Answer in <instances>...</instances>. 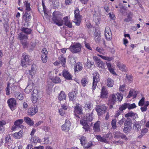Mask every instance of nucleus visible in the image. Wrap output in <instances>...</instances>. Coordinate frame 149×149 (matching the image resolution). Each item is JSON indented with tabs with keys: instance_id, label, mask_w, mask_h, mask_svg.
I'll return each instance as SVG.
<instances>
[{
	"instance_id": "1",
	"label": "nucleus",
	"mask_w": 149,
	"mask_h": 149,
	"mask_svg": "<svg viewBox=\"0 0 149 149\" xmlns=\"http://www.w3.org/2000/svg\"><path fill=\"white\" fill-rule=\"evenodd\" d=\"M21 30L22 33L27 34V35H25L22 33H20L19 35V38L22 45L24 48H26L28 46V45L26 40L28 39V36L27 35L30 34L32 31L30 29L25 27L22 28Z\"/></svg>"
},
{
	"instance_id": "2",
	"label": "nucleus",
	"mask_w": 149,
	"mask_h": 149,
	"mask_svg": "<svg viewBox=\"0 0 149 149\" xmlns=\"http://www.w3.org/2000/svg\"><path fill=\"white\" fill-rule=\"evenodd\" d=\"M53 17L52 20L54 23L56 25L61 26L63 24V22L61 17L60 13L58 11H55L53 13Z\"/></svg>"
},
{
	"instance_id": "3",
	"label": "nucleus",
	"mask_w": 149,
	"mask_h": 149,
	"mask_svg": "<svg viewBox=\"0 0 149 149\" xmlns=\"http://www.w3.org/2000/svg\"><path fill=\"white\" fill-rule=\"evenodd\" d=\"M29 58V56L26 53L22 54L21 65L23 67H26L30 65V61Z\"/></svg>"
},
{
	"instance_id": "4",
	"label": "nucleus",
	"mask_w": 149,
	"mask_h": 149,
	"mask_svg": "<svg viewBox=\"0 0 149 149\" xmlns=\"http://www.w3.org/2000/svg\"><path fill=\"white\" fill-rule=\"evenodd\" d=\"M96 139L99 141L102 142L107 143L109 139H110L112 137V134L110 133L104 135L103 137H101L100 135L96 136Z\"/></svg>"
},
{
	"instance_id": "5",
	"label": "nucleus",
	"mask_w": 149,
	"mask_h": 149,
	"mask_svg": "<svg viewBox=\"0 0 149 149\" xmlns=\"http://www.w3.org/2000/svg\"><path fill=\"white\" fill-rule=\"evenodd\" d=\"M95 110L98 116H100L104 114L107 110L106 107L103 104H100L97 106L95 108Z\"/></svg>"
},
{
	"instance_id": "6",
	"label": "nucleus",
	"mask_w": 149,
	"mask_h": 149,
	"mask_svg": "<svg viewBox=\"0 0 149 149\" xmlns=\"http://www.w3.org/2000/svg\"><path fill=\"white\" fill-rule=\"evenodd\" d=\"M7 102L10 108L12 111L14 110L16 108L17 102L15 99L10 98L8 100Z\"/></svg>"
},
{
	"instance_id": "7",
	"label": "nucleus",
	"mask_w": 149,
	"mask_h": 149,
	"mask_svg": "<svg viewBox=\"0 0 149 149\" xmlns=\"http://www.w3.org/2000/svg\"><path fill=\"white\" fill-rule=\"evenodd\" d=\"M93 82L92 89L94 90L97 85V82L100 80L99 74L97 72H95L93 73Z\"/></svg>"
},
{
	"instance_id": "8",
	"label": "nucleus",
	"mask_w": 149,
	"mask_h": 149,
	"mask_svg": "<svg viewBox=\"0 0 149 149\" xmlns=\"http://www.w3.org/2000/svg\"><path fill=\"white\" fill-rule=\"evenodd\" d=\"M93 58L95 62L96 65L102 69L105 68V64L99 58L96 56H93Z\"/></svg>"
},
{
	"instance_id": "9",
	"label": "nucleus",
	"mask_w": 149,
	"mask_h": 149,
	"mask_svg": "<svg viewBox=\"0 0 149 149\" xmlns=\"http://www.w3.org/2000/svg\"><path fill=\"white\" fill-rule=\"evenodd\" d=\"M116 100L117 98L115 94H113L109 96L108 104L109 105L110 109H112L113 108V106L115 104Z\"/></svg>"
},
{
	"instance_id": "10",
	"label": "nucleus",
	"mask_w": 149,
	"mask_h": 149,
	"mask_svg": "<svg viewBox=\"0 0 149 149\" xmlns=\"http://www.w3.org/2000/svg\"><path fill=\"white\" fill-rule=\"evenodd\" d=\"M79 10L77 8L75 9V24L79 26L81 22L82 16L79 14Z\"/></svg>"
},
{
	"instance_id": "11",
	"label": "nucleus",
	"mask_w": 149,
	"mask_h": 149,
	"mask_svg": "<svg viewBox=\"0 0 149 149\" xmlns=\"http://www.w3.org/2000/svg\"><path fill=\"white\" fill-rule=\"evenodd\" d=\"M104 35L107 40L109 41L111 40L112 38V34L109 27H107L105 28Z\"/></svg>"
},
{
	"instance_id": "12",
	"label": "nucleus",
	"mask_w": 149,
	"mask_h": 149,
	"mask_svg": "<svg viewBox=\"0 0 149 149\" xmlns=\"http://www.w3.org/2000/svg\"><path fill=\"white\" fill-rule=\"evenodd\" d=\"M71 123L70 121L67 119H66L64 124L61 126L62 130L65 132H67L70 129V127Z\"/></svg>"
},
{
	"instance_id": "13",
	"label": "nucleus",
	"mask_w": 149,
	"mask_h": 149,
	"mask_svg": "<svg viewBox=\"0 0 149 149\" xmlns=\"http://www.w3.org/2000/svg\"><path fill=\"white\" fill-rule=\"evenodd\" d=\"M38 111L37 106H33L29 108L28 110V115L32 116L36 114Z\"/></svg>"
},
{
	"instance_id": "14",
	"label": "nucleus",
	"mask_w": 149,
	"mask_h": 149,
	"mask_svg": "<svg viewBox=\"0 0 149 149\" xmlns=\"http://www.w3.org/2000/svg\"><path fill=\"white\" fill-rule=\"evenodd\" d=\"M131 120H127L125 123V127L123 131L125 133L129 132L131 128Z\"/></svg>"
},
{
	"instance_id": "15",
	"label": "nucleus",
	"mask_w": 149,
	"mask_h": 149,
	"mask_svg": "<svg viewBox=\"0 0 149 149\" xmlns=\"http://www.w3.org/2000/svg\"><path fill=\"white\" fill-rule=\"evenodd\" d=\"M48 52L47 49L45 48L42 51L41 59L43 63H46L47 59Z\"/></svg>"
},
{
	"instance_id": "16",
	"label": "nucleus",
	"mask_w": 149,
	"mask_h": 149,
	"mask_svg": "<svg viewBox=\"0 0 149 149\" xmlns=\"http://www.w3.org/2000/svg\"><path fill=\"white\" fill-rule=\"evenodd\" d=\"M33 93L31 96V100L32 102L34 103L36 102L39 97L38 92L37 90H34L33 91Z\"/></svg>"
},
{
	"instance_id": "17",
	"label": "nucleus",
	"mask_w": 149,
	"mask_h": 149,
	"mask_svg": "<svg viewBox=\"0 0 149 149\" xmlns=\"http://www.w3.org/2000/svg\"><path fill=\"white\" fill-rule=\"evenodd\" d=\"M108 91L104 86L102 88L100 97L102 98H106L108 97Z\"/></svg>"
},
{
	"instance_id": "18",
	"label": "nucleus",
	"mask_w": 149,
	"mask_h": 149,
	"mask_svg": "<svg viewBox=\"0 0 149 149\" xmlns=\"http://www.w3.org/2000/svg\"><path fill=\"white\" fill-rule=\"evenodd\" d=\"M23 131L22 130H20L18 132L13 134L12 136L15 139H20L23 137Z\"/></svg>"
},
{
	"instance_id": "19",
	"label": "nucleus",
	"mask_w": 149,
	"mask_h": 149,
	"mask_svg": "<svg viewBox=\"0 0 149 149\" xmlns=\"http://www.w3.org/2000/svg\"><path fill=\"white\" fill-rule=\"evenodd\" d=\"M37 68L36 65H32L31 69L30 70H28V72L31 77H33L36 73Z\"/></svg>"
},
{
	"instance_id": "20",
	"label": "nucleus",
	"mask_w": 149,
	"mask_h": 149,
	"mask_svg": "<svg viewBox=\"0 0 149 149\" xmlns=\"http://www.w3.org/2000/svg\"><path fill=\"white\" fill-rule=\"evenodd\" d=\"M63 76L66 79L68 80H71L72 77L69 72L66 70H64L63 71Z\"/></svg>"
},
{
	"instance_id": "21",
	"label": "nucleus",
	"mask_w": 149,
	"mask_h": 149,
	"mask_svg": "<svg viewBox=\"0 0 149 149\" xmlns=\"http://www.w3.org/2000/svg\"><path fill=\"white\" fill-rule=\"evenodd\" d=\"M81 124L83 126V128L86 131H90V129L89 126L87 124V122L84 121L83 120H81L80 121Z\"/></svg>"
},
{
	"instance_id": "22",
	"label": "nucleus",
	"mask_w": 149,
	"mask_h": 149,
	"mask_svg": "<svg viewBox=\"0 0 149 149\" xmlns=\"http://www.w3.org/2000/svg\"><path fill=\"white\" fill-rule=\"evenodd\" d=\"M50 2H52L50 4L53 5V7L54 9H57L59 7V1L58 0H49Z\"/></svg>"
},
{
	"instance_id": "23",
	"label": "nucleus",
	"mask_w": 149,
	"mask_h": 149,
	"mask_svg": "<svg viewBox=\"0 0 149 149\" xmlns=\"http://www.w3.org/2000/svg\"><path fill=\"white\" fill-rule=\"evenodd\" d=\"M25 122L30 126L33 125L34 123V121L28 117H25L24 118Z\"/></svg>"
},
{
	"instance_id": "24",
	"label": "nucleus",
	"mask_w": 149,
	"mask_h": 149,
	"mask_svg": "<svg viewBox=\"0 0 149 149\" xmlns=\"http://www.w3.org/2000/svg\"><path fill=\"white\" fill-rule=\"evenodd\" d=\"M65 24L69 28L72 27V23L68 19V17H66L63 18Z\"/></svg>"
},
{
	"instance_id": "25",
	"label": "nucleus",
	"mask_w": 149,
	"mask_h": 149,
	"mask_svg": "<svg viewBox=\"0 0 149 149\" xmlns=\"http://www.w3.org/2000/svg\"><path fill=\"white\" fill-rule=\"evenodd\" d=\"M83 68L82 64L80 62H78L76 64L75 66V72L81 71Z\"/></svg>"
},
{
	"instance_id": "26",
	"label": "nucleus",
	"mask_w": 149,
	"mask_h": 149,
	"mask_svg": "<svg viewBox=\"0 0 149 149\" xmlns=\"http://www.w3.org/2000/svg\"><path fill=\"white\" fill-rule=\"evenodd\" d=\"M93 119L92 113L91 112V113H88L86 118H85L82 120H83L84 121L91 122L92 121Z\"/></svg>"
},
{
	"instance_id": "27",
	"label": "nucleus",
	"mask_w": 149,
	"mask_h": 149,
	"mask_svg": "<svg viewBox=\"0 0 149 149\" xmlns=\"http://www.w3.org/2000/svg\"><path fill=\"white\" fill-rule=\"evenodd\" d=\"M93 130L96 132H98L100 131V122L99 121H97L94 124L93 127Z\"/></svg>"
},
{
	"instance_id": "28",
	"label": "nucleus",
	"mask_w": 149,
	"mask_h": 149,
	"mask_svg": "<svg viewBox=\"0 0 149 149\" xmlns=\"http://www.w3.org/2000/svg\"><path fill=\"white\" fill-rule=\"evenodd\" d=\"M106 84L108 87H111L114 84V81L112 79L109 78L107 80Z\"/></svg>"
},
{
	"instance_id": "29",
	"label": "nucleus",
	"mask_w": 149,
	"mask_h": 149,
	"mask_svg": "<svg viewBox=\"0 0 149 149\" xmlns=\"http://www.w3.org/2000/svg\"><path fill=\"white\" fill-rule=\"evenodd\" d=\"M60 63L62 65L64 66L66 62V59L64 57L63 55H61L58 58Z\"/></svg>"
},
{
	"instance_id": "30",
	"label": "nucleus",
	"mask_w": 149,
	"mask_h": 149,
	"mask_svg": "<svg viewBox=\"0 0 149 149\" xmlns=\"http://www.w3.org/2000/svg\"><path fill=\"white\" fill-rule=\"evenodd\" d=\"M66 95L64 91H61L60 94H59L58 98V99L61 101L62 100H65L66 99Z\"/></svg>"
},
{
	"instance_id": "31",
	"label": "nucleus",
	"mask_w": 149,
	"mask_h": 149,
	"mask_svg": "<svg viewBox=\"0 0 149 149\" xmlns=\"http://www.w3.org/2000/svg\"><path fill=\"white\" fill-rule=\"evenodd\" d=\"M24 6L25 7V9L26 11L31 12V9L30 8V5L28 1H26L24 2Z\"/></svg>"
},
{
	"instance_id": "32",
	"label": "nucleus",
	"mask_w": 149,
	"mask_h": 149,
	"mask_svg": "<svg viewBox=\"0 0 149 149\" xmlns=\"http://www.w3.org/2000/svg\"><path fill=\"white\" fill-rule=\"evenodd\" d=\"M125 116L127 118L133 117L134 118H136L137 117V115L133 112L131 111L125 114Z\"/></svg>"
},
{
	"instance_id": "33",
	"label": "nucleus",
	"mask_w": 149,
	"mask_h": 149,
	"mask_svg": "<svg viewBox=\"0 0 149 149\" xmlns=\"http://www.w3.org/2000/svg\"><path fill=\"white\" fill-rule=\"evenodd\" d=\"M15 96L16 98L19 100H22L24 98L23 94L19 92L16 93Z\"/></svg>"
},
{
	"instance_id": "34",
	"label": "nucleus",
	"mask_w": 149,
	"mask_h": 149,
	"mask_svg": "<svg viewBox=\"0 0 149 149\" xmlns=\"http://www.w3.org/2000/svg\"><path fill=\"white\" fill-rule=\"evenodd\" d=\"M31 141L34 143H40V139L39 138L36 136L32 137L31 139Z\"/></svg>"
},
{
	"instance_id": "35",
	"label": "nucleus",
	"mask_w": 149,
	"mask_h": 149,
	"mask_svg": "<svg viewBox=\"0 0 149 149\" xmlns=\"http://www.w3.org/2000/svg\"><path fill=\"white\" fill-rule=\"evenodd\" d=\"M81 45L80 43L75 44V53L79 52L81 50Z\"/></svg>"
},
{
	"instance_id": "36",
	"label": "nucleus",
	"mask_w": 149,
	"mask_h": 149,
	"mask_svg": "<svg viewBox=\"0 0 149 149\" xmlns=\"http://www.w3.org/2000/svg\"><path fill=\"white\" fill-rule=\"evenodd\" d=\"M136 94L135 91L133 89H131L130 91L129 94L127 97V98H130L132 96L134 97H136Z\"/></svg>"
},
{
	"instance_id": "37",
	"label": "nucleus",
	"mask_w": 149,
	"mask_h": 149,
	"mask_svg": "<svg viewBox=\"0 0 149 149\" xmlns=\"http://www.w3.org/2000/svg\"><path fill=\"white\" fill-rule=\"evenodd\" d=\"M117 65L119 69L122 71H125L126 70V67L125 65L121 64L120 63H118Z\"/></svg>"
},
{
	"instance_id": "38",
	"label": "nucleus",
	"mask_w": 149,
	"mask_h": 149,
	"mask_svg": "<svg viewBox=\"0 0 149 149\" xmlns=\"http://www.w3.org/2000/svg\"><path fill=\"white\" fill-rule=\"evenodd\" d=\"M134 128L137 131H139L141 129V125L139 122H136L134 126Z\"/></svg>"
},
{
	"instance_id": "39",
	"label": "nucleus",
	"mask_w": 149,
	"mask_h": 149,
	"mask_svg": "<svg viewBox=\"0 0 149 149\" xmlns=\"http://www.w3.org/2000/svg\"><path fill=\"white\" fill-rule=\"evenodd\" d=\"M24 122V120L22 119H19L16 120L14 123V125L18 127L19 125L22 124Z\"/></svg>"
},
{
	"instance_id": "40",
	"label": "nucleus",
	"mask_w": 149,
	"mask_h": 149,
	"mask_svg": "<svg viewBox=\"0 0 149 149\" xmlns=\"http://www.w3.org/2000/svg\"><path fill=\"white\" fill-rule=\"evenodd\" d=\"M92 107V104L90 102H88L86 103L85 105V108L86 110H91Z\"/></svg>"
},
{
	"instance_id": "41",
	"label": "nucleus",
	"mask_w": 149,
	"mask_h": 149,
	"mask_svg": "<svg viewBox=\"0 0 149 149\" xmlns=\"http://www.w3.org/2000/svg\"><path fill=\"white\" fill-rule=\"evenodd\" d=\"M127 108L129 110L135 108L136 107V106L134 103L132 104L127 103Z\"/></svg>"
},
{
	"instance_id": "42",
	"label": "nucleus",
	"mask_w": 149,
	"mask_h": 149,
	"mask_svg": "<svg viewBox=\"0 0 149 149\" xmlns=\"http://www.w3.org/2000/svg\"><path fill=\"white\" fill-rule=\"evenodd\" d=\"M100 33L99 32L95 31V33L94 38L96 41L99 40L100 39Z\"/></svg>"
},
{
	"instance_id": "43",
	"label": "nucleus",
	"mask_w": 149,
	"mask_h": 149,
	"mask_svg": "<svg viewBox=\"0 0 149 149\" xmlns=\"http://www.w3.org/2000/svg\"><path fill=\"white\" fill-rule=\"evenodd\" d=\"M79 104L78 105H77L75 107V113H77L79 114H81V107L79 106Z\"/></svg>"
},
{
	"instance_id": "44",
	"label": "nucleus",
	"mask_w": 149,
	"mask_h": 149,
	"mask_svg": "<svg viewBox=\"0 0 149 149\" xmlns=\"http://www.w3.org/2000/svg\"><path fill=\"white\" fill-rule=\"evenodd\" d=\"M98 56L102 58V59L107 61H110L112 60V58H111L109 57L108 56H106L99 54L98 55Z\"/></svg>"
},
{
	"instance_id": "45",
	"label": "nucleus",
	"mask_w": 149,
	"mask_h": 149,
	"mask_svg": "<svg viewBox=\"0 0 149 149\" xmlns=\"http://www.w3.org/2000/svg\"><path fill=\"white\" fill-rule=\"evenodd\" d=\"M74 91H72L69 94L70 100V101H73L74 99Z\"/></svg>"
},
{
	"instance_id": "46",
	"label": "nucleus",
	"mask_w": 149,
	"mask_h": 149,
	"mask_svg": "<svg viewBox=\"0 0 149 149\" xmlns=\"http://www.w3.org/2000/svg\"><path fill=\"white\" fill-rule=\"evenodd\" d=\"M81 144L84 146L86 145L87 141L86 140V138L84 136L82 137L80 139Z\"/></svg>"
},
{
	"instance_id": "47",
	"label": "nucleus",
	"mask_w": 149,
	"mask_h": 149,
	"mask_svg": "<svg viewBox=\"0 0 149 149\" xmlns=\"http://www.w3.org/2000/svg\"><path fill=\"white\" fill-rule=\"evenodd\" d=\"M96 50L97 51L102 54H105L106 53L105 50L102 48L97 47L96 49Z\"/></svg>"
},
{
	"instance_id": "48",
	"label": "nucleus",
	"mask_w": 149,
	"mask_h": 149,
	"mask_svg": "<svg viewBox=\"0 0 149 149\" xmlns=\"http://www.w3.org/2000/svg\"><path fill=\"white\" fill-rule=\"evenodd\" d=\"M88 79L86 78H83L81 80V83L83 86H85L88 83Z\"/></svg>"
},
{
	"instance_id": "49",
	"label": "nucleus",
	"mask_w": 149,
	"mask_h": 149,
	"mask_svg": "<svg viewBox=\"0 0 149 149\" xmlns=\"http://www.w3.org/2000/svg\"><path fill=\"white\" fill-rule=\"evenodd\" d=\"M127 103H124L119 108V110L121 111L122 112L123 110L127 108Z\"/></svg>"
},
{
	"instance_id": "50",
	"label": "nucleus",
	"mask_w": 149,
	"mask_h": 149,
	"mask_svg": "<svg viewBox=\"0 0 149 149\" xmlns=\"http://www.w3.org/2000/svg\"><path fill=\"white\" fill-rule=\"evenodd\" d=\"M10 84H7V86L6 88V94L8 95L10 94Z\"/></svg>"
},
{
	"instance_id": "51",
	"label": "nucleus",
	"mask_w": 149,
	"mask_h": 149,
	"mask_svg": "<svg viewBox=\"0 0 149 149\" xmlns=\"http://www.w3.org/2000/svg\"><path fill=\"white\" fill-rule=\"evenodd\" d=\"M116 95L117 97L118 100L119 101H121L123 98V95L121 93H118L116 94Z\"/></svg>"
},
{
	"instance_id": "52",
	"label": "nucleus",
	"mask_w": 149,
	"mask_h": 149,
	"mask_svg": "<svg viewBox=\"0 0 149 149\" xmlns=\"http://www.w3.org/2000/svg\"><path fill=\"white\" fill-rule=\"evenodd\" d=\"M116 119L113 120L111 121V125L112 128L114 129L116 128Z\"/></svg>"
},
{
	"instance_id": "53",
	"label": "nucleus",
	"mask_w": 149,
	"mask_h": 149,
	"mask_svg": "<svg viewBox=\"0 0 149 149\" xmlns=\"http://www.w3.org/2000/svg\"><path fill=\"white\" fill-rule=\"evenodd\" d=\"M32 88V86H27V87L25 88V91L27 93H29L31 92Z\"/></svg>"
},
{
	"instance_id": "54",
	"label": "nucleus",
	"mask_w": 149,
	"mask_h": 149,
	"mask_svg": "<svg viewBox=\"0 0 149 149\" xmlns=\"http://www.w3.org/2000/svg\"><path fill=\"white\" fill-rule=\"evenodd\" d=\"M52 81L53 82L55 83H60L61 81V80L60 79L57 77L54 78Z\"/></svg>"
},
{
	"instance_id": "55",
	"label": "nucleus",
	"mask_w": 149,
	"mask_h": 149,
	"mask_svg": "<svg viewBox=\"0 0 149 149\" xmlns=\"http://www.w3.org/2000/svg\"><path fill=\"white\" fill-rule=\"evenodd\" d=\"M93 65V64H92L91 62L88 58L86 64L87 68L91 69V66Z\"/></svg>"
},
{
	"instance_id": "56",
	"label": "nucleus",
	"mask_w": 149,
	"mask_h": 149,
	"mask_svg": "<svg viewBox=\"0 0 149 149\" xmlns=\"http://www.w3.org/2000/svg\"><path fill=\"white\" fill-rule=\"evenodd\" d=\"M32 13V11L29 12L28 11H26L25 13L24 14V16L26 17V18H28V19H30L31 17V15L30 14V13Z\"/></svg>"
},
{
	"instance_id": "57",
	"label": "nucleus",
	"mask_w": 149,
	"mask_h": 149,
	"mask_svg": "<svg viewBox=\"0 0 149 149\" xmlns=\"http://www.w3.org/2000/svg\"><path fill=\"white\" fill-rule=\"evenodd\" d=\"M126 90L125 86V84L122 85L120 86L119 88V91L122 92H123Z\"/></svg>"
},
{
	"instance_id": "58",
	"label": "nucleus",
	"mask_w": 149,
	"mask_h": 149,
	"mask_svg": "<svg viewBox=\"0 0 149 149\" xmlns=\"http://www.w3.org/2000/svg\"><path fill=\"white\" fill-rule=\"evenodd\" d=\"M69 49L73 53H74V44L72 43L70 46Z\"/></svg>"
},
{
	"instance_id": "59",
	"label": "nucleus",
	"mask_w": 149,
	"mask_h": 149,
	"mask_svg": "<svg viewBox=\"0 0 149 149\" xmlns=\"http://www.w3.org/2000/svg\"><path fill=\"white\" fill-rule=\"evenodd\" d=\"M65 110L62 109H59L58 110V112L59 114L61 116H63L65 114Z\"/></svg>"
},
{
	"instance_id": "60",
	"label": "nucleus",
	"mask_w": 149,
	"mask_h": 149,
	"mask_svg": "<svg viewBox=\"0 0 149 149\" xmlns=\"http://www.w3.org/2000/svg\"><path fill=\"white\" fill-rule=\"evenodd\" d=\"M49 139L47 136H45L43 138L44 143L45 144H48L49 143Z\"/></svg>"
},
{
	"instance_id": "61",
	"label": "nucleus",
	"mask_w": 149,
	"mask_h": 149,
	"mask_svg": "<svg viewBox=\"0 0 149 149\" xmlns=\"http://www.w3.org/2000/svg\"><path fill=\"white\" fill-rule=\"evenodd\" d=\"M144 98L142 97L139 102L138 104L139 106H141L144 103Z\"/></svg>"
},
{
	"instance_id": "62",
	"label": "nucleus",
	"mask_w": 149,
	"mask_h": 149,
	"mask_svg": "<svg viewBox=\"0 0 149 149\" xmlns=\"http://www.w3.org/2000/svg\"><path fill=\"white\" fill-rule=\"evenodd\" d=\"M132 16V14L131 13L129 14L127 16V18L125 19V21L127 22L131 21Z\"/></svg>"
},
{
	"instance_id": "63",
	"label": "nucleus",
	"mask_w": 149,
	"mask_h": 149,
	"mask_svg": "<svg viewBox=\"0 0 149 149\" xmlns=\"http://www.w3.org/2000/svg\"><path fill=\"white\" fill-rule=\"evenodd\" d=\"M41 128L46 132L50 130V127L48 126H42Z\"/></svg>"
},
{
	"instance_id": "64",
	"label": "nucleus",
	"mask_w": 149,
	"mask_h": 149,
	"mask_svg": "<svg viewBox=\"0 0 149 149\" xmlns=\"http://www.w3.org/2000/svg\"><path fill=\"white\" fill-rule=\"evenodd\" d=\"M122 133L119 132H117L115 133V137L116 138H118L120 137V136H121Z\"/></svg>"
}]
</instances>
